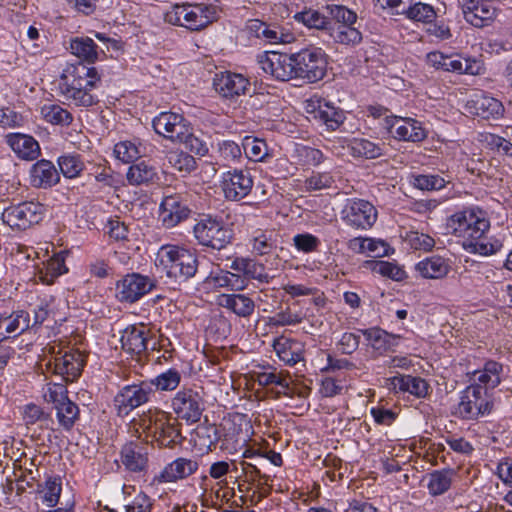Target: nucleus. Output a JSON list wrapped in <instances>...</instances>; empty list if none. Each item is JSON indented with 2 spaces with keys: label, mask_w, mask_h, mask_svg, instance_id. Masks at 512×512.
<instances>
[{
  "label": "nucleus",
  "mask_w": 512,
  "mask_h": 512,
  "mask_svg": "<svg viewBox=\"0 0 512 512\" xmlns=\"http://www.w3.org/2000/svg\"><path fill=\"white\" fill-rule=\"evenodd\" d=\"M260 68L273 79L312 84L322 80L327 72L328 56L319 47L309 46L294 53L276 51L257 56Z\"/></svg>",
  "instance_id": "1"
},
{
  "label": "nucleus",
  "mask_w": 512,
  "mask_h": 512,
  "mask_svg": "<svg viewBox=\"0 0 512 512\" xmlns=\"http://www.w3.org/2000/svg\"><path fill=\"white\" fill-rule=\"evenodd\" d=\"M101 84L96 67L83 63L69 65L59 79V95L68 105L91 107L99 102L93 90Z\"/></svg>",
  "instance_id": "2"
},
{
  "label": "nucleus",
  "mask_w": 512,
  "mask_h": 512,
  "mask_svg": "<svg viewBox=\"0 0 512 512\" xmlns=\"http://www.w3.org/2000/svg\"><path fill=\"white\" fill-rule=\"evenodd\" d=\"M158 255L160 264L169 278L187 281L193 278L198 271L199 260L195 249L164 245Z\"/></svg>",
  "instance_id": "3"
},
{
  "label": "nucleus",
  "mask_w": 512,
  "mask_h": 512,
  "mask_svg": "<svg viewBox=\"0 0 512 512\" xmlns=\"http://www.w3.org/2000/svg\"><path fill=\"white\" fill-rule=\"evenodd\" d=\"M139 427L147 436H152L160 447L173 448L183 440L178 419L162 410L140 418Z\"/></svg>",
  "instance_id": "4"
},
{
  "label": "nucleus",
  "mask_w": 512,
  "mask_h": 512,
  "mask_svg": "<svg viewBox=\"0 0 512 512\" xmlns=\"http://www.w3.org/2000/svg\"><path fill=\"white\" fill-rule=\"evenodd\" d=\"M193 235L198 245L222 250L231 244L234 233L221 216L202 214L193 227Z\"/></svg>",
  "instance_id": "5"
},
{
  "label": "nucleus",
  "mask_w": 512,
  "mask_h": 512,
  "mask_svg": "<svg viewBox=\"0 0 512 512\" xmlns=\"http://www.w3.org/2000/svg\"><path fill=\"white\" fill-rule=\"evenodd\" d=\"M218 18V8L215 5L207 3L176 4L165 14V21L172 24L183 26L190 30H200L207 27Z\"/></svg>",
  "instance_id": "6"
},
{
  "label": "nucleus",
  "mask_w": 512,
  "mask_h": 512,
  "mask_svg": "<svg viewBox=\"0 0 512 512\" xmlns=\"http://www.w3.org/2000/svg\"><path fill=\"white\" fill-rule=\"evenodd\" d=\"M490 222L479 208H465L447 219V229L466 240H480L489 230Z\"/></svg>",
  "instance_id": "7"
},
{
  "label": "nucleus",
  "mask_w": 512,
  "mask_h": 512,
  "mask_svg": "<svg viewBox=\"0 0 512 512\" xmlns=\"http://www.w3.org/2000/svg\"><path fill=\"white\" fill-rule=\"evenodd\" d=\"M240 433L241 429L229 421L220 425L203 423L195 430L196 441L209 451L216 449L219 442L222 443V450L228 449L229 445L235 448L239 443L245 442L244 438H240Z\"/></svg>",
  "instance_id": "8"
},
{
  "label": "nucleus",
  "mask_w": 512,
  "mask_h": 512,
  "mask_svg": "<svg viewBox=\"0 0 512 512\" xmlns=\"http://www.w3.org/2000/svg\"><path fill=\"white\" fill-rule=\"evenodd\" d=\"M46 207L35 201H24L10 205L2 212L3 222L15 230H26L42 221Z\"/></svg>",
  "instance_id": "9"
},
{
  "label": "nucleus",
  "mask_w": 512,
  "mask_h": 512,
  "mask_svg": "<svg viewBox=\"0 0 512 512\" xmlns=\"http://www.w3.org/2000/svg\"><path fill=\"white\" fill-rule=\"evenodd\" d=\"M171 408L178 420L188 424L200 421L205 410V400L200 391L193 388H182L171 400Z\"/></svg>",
  "instance_id": "10"
},
{
  "label": "nucleus",
  "mask_w": 512,
  "mask_h": 512,
  "mask_svg": "<svg viewBox=\"0 0 512 512\" xmlns=\"http://www.w3.org/2000/svg\"><path fill=\"white\" fill-rule=\"evenodd\" d=\"M154 389L147 381L133 383L122 387L113 399V406L118 416L125 417L134 409L149 402Z\"/></svg>",
  "instance_id": "11"
},
{
  "label": "nucleus",
  "mask_w": 512,
  "mask_h": 512,
  "mask_svg": "<svg viewBox=\"0 0 512 512\" xmlns=\"http://www.w3.org/2000/svg\"><path fill=\"white\" fill-rule=\"evenodd\" d=\"M486 396V390L481 385H469L462 392L456 414L464 420H476L490 413L493 404L487 400Z\"/></svg>",
  "instance_id": "12"
},
{
  "label": "nucleus",
  "mask_w": 512,
  "mask_h": 512,
  "mask_svg": "<svg viewBox=\"0 0 512 512\" xmlns=\"http://www.w3.org/2000/svg\"><path fill=\"white\" fill-rule=\"evenodd\" d=\"M191 213L190 194L187 192L167 194L160 204V219L167 229L186 221Z\"/></svg>",
  "instance_id": "13"
},
{
  "label": "nucleus",
  "mask_w": 512,
  "mask_h": 512,
  "mask_svg": "<svg viewBox=\"0 0 512 512\" xmlns=\"http://www.w3.org/2000/svg\"><path fill=\"white\" fill-rule=\"evenodd\" d=\"M155 284L148 276L130 273L117 281L115 297L121 303H135L149 293Z\"/></svg>",
  "instance_id": "14"
},
{
  "label": "nucleus",
  "mask_w": 512,
  "mask_h": 512,
  "mask_svg": "<svg viewBox=\"0 0 512 512\" xmlns=\"http://www.w3.org/2000/svg\"><path fill=\"white\" fill-rule=\"evenodd\" d=\"M342 219L350 227L367 230L376 222L377 210L367 200L351 199L342 211Z\"/></svg>",
  "instance_id": "15"
},
{
  "label": "nucleus",
  "mask_w": 512,
  "mask_h": 512,
  "mask_svg": "<svg viewBox=\"0 0 512 512\" xmlns=\"http://www.w3.org/2000/svg\"><path fill=\"white\" fill-rule=\"evenodd\" d=\"M221 188L227 200L240 201L250 194L253 178L248 170H229L223 173Z\"/></svg>",
  "instance_id": "16"
},
{
  "label": "nucleus",
  "mask_w": 512,
  "mask_h": 512,
  "mask_svg": "<svg viewBox=\"0 0 512 512\" xmlns=\"http://www.w3.org/2000/svg\"><path fill=\"white\" fill-rule=\"evenodd\" d=\"M386 129L401 141L421 142L427 137L422 123L413 118L386 117Z\"/></svg>",
  "instance_id": "17"
},
{
  "label": "nucleus",
  "mask_w": 512,
  "mask_h": 512,
  "mask_svg": "<svg viewBox=\"0 0 512 512\" xmlns=\"http://www.w3.org/2000/svg\"><path fill=\"white\" fill-rule=\"evenodd\" d=\"M213 87L223 98L234 99L247 93L250 82L242 74L224 71L215 75Z\"/></svg>",
  "instance_id": "18"
},
{
  "label": "nucleus",
  "mask_w": 512,
  "mask_h": 512,
  "mask_svg": "<svg viewBox=\"0 0 512 512\" xmlns=\"http://www.w3.org/2000/svg\"><path fill=\"white\" fill-rule=\"evenodd\" d=\"M189 124L183 115L170 111L161 112L152 121L155 132L171 141H178Z\"/></svg>",
  "instance_id": "19"
},
{
  "label": "nucleus",
  "mask_w": 512,
  "mask_h": 512,
  "mask_svg": "<svg viewBox=\"0 0 512 512\" xmlns=\"http://www.w3.org/2000/svg\"><path fill=\"white\" fill-rule=\"evenodd\" d=\"M86 364V356L78 349H70L61 356H56L53 373L62 376L66 382L75 381Z\"/></svg>",
  "instance_id": "20"
},
{
  "label": "nucleus",
  "mask_w": 512,
  "mask_h": 512,
  "mask_svg": "<svg viewBox=\"0 0 512 512\" xmlns=\"http://www.w3.org/2000/svg\"><path fill=\"white\" fill-rule=\"evenodd\" d=\"M199 469L197 460L185 457H178L172 462L165 465L162 471L155 475L153 482L157 484L175 483L180 480L187 479L195 474Z\"/></svg>",
  "instance_id": "21"
},
{
  "label": "nucleus",
  "mask_w": 512,
  "mask_h": 512,
  "mask_svg": "<svg viewBox=\"0 0 512 512\" xmlns=\"http://www.w3.org/2000/svg\"><path fill=\"white\" fill-rule=\"evenodd\" d=\"M148 454L147 443L130 441L122 446L120 459L127 471L141 473L148 468Z\"/></svg>",
  "instance_id": "22"
},
{
  "label": "nucleus",
  "mask_w": 512,
  "mask_h": 512,
  "mask_svg": "<svg viewBox=\"0 0 512 512\" xmlns=\"http://www.w3.org/2000/svg\"><path fill=\"white\" fill-rule=\"evenodd\" d=\"M60 398L57 391L50 390V397L54 403L56 410V418L60 427L65 431H71L76 421L79 419L80 410L76 403L72 402L66 395H64L65 387L59 386Z\"/></svg>",
  "instance_id": "23"
},
{
  "label": "nucleus",
  "mask_w": 512,
  "mask_h": 512,
  "mask_svg": "<svg viewBox=\"0 0 512 512\" xmlns=\"http://www.w3.org/2000/svg\"><path fill=\"white\" fill-rule=\"evenodd\" d=\"M462 12L468 23L482 28L493 20L496 8L489 0H462Z\"/></svg>",
  "instance_id": "24"
},
{
  "label": "nucleus",
  "mask_w": 512,
  "mask_h": 512,
  "mask_svg": "<svg viewBox=\"0 0 512 512\" xmlns=\"http://www.w3.org/2000/svg\"><path fill=\"white\" fill-rule=\"evenodd\" d=\"M151 330L145 325H130L122 333L121 345L123 350L131 355H141L149 348L152 340Z\"/></svg>",
  "instance_id": "25"
},
{
  "label": "nucleus",
  "mask_w": 512,
  "mask_h": 512,
  "mask_svg": "<svg viewBox=\"0 0 512 512\" xmlns=\"http://www.w3.org/2000/svg\"><path fill=\"white\" fill-rule=\"evenodd\" d=\"M5 141L20 159L32 161L41 154L38 141L31 135L9 133L5 136Z\"/></svg>",
  "instance_id": "26"
},
{
  "label": "nucleus",
  "mask_w": 512,
  "mask_h": 512,
  "mask_svg": "<svg viewBox=\"0 0 512 512\" xmlns=\"http://www.w3.org/2000/svg\"><path fill=\"white\" fill-rule=\"evenodd\" d=\"M273 348L279 359L286 365L294 366L304 360V344L296 339L280 336L274 340Z\"/></svg>",
  "instance_id": "27"
},
{
  "label": "nucleus",
  "mask_w": 512,
  "mask_h": 512,
  "mask_svg": "<svg viewBox=\"0 0 512 512\" xmlns=\"http://www.w3.org/2000/svg\"><path fill=\"white\" fill-rule=\"evenodd\" d=\"M69 49L73 55L81 60L80 63L92 65L100 59V55H105L102 49H99L94 40L87 36L72 37L69 41Z\"/></svg>",
  "instance_id": "28"
},
{
  "label": "nucleus",
  "mask_w": 512,
  "mask_h": 512,
  "mask_svg": "<svg viewBox=\"0 0 512 512\" xmlns=\"http://www.w3.org/2000/svg\"><path fill=\"white\" fill-rule=\"evenodd\" d=\"M59 180V173L49 160H38L30 169V183L35 188H50L56 185Z\"/></svg>",
  "instance_id": "29"
},
{
  "label": "nucleus",
  "mask_w": 512,
  "mask_h": 512,
  "mask_svg": "<svg viewBox=\"0 0 512 512\" xmlns=\"http://www.w3.org/2000/svg\"><path fill=\"white\" fill-rule=\"evenodd\" d=\"M230 268L242 273L245 278L256 280L261 284H268L275 277L267 272L266 266L263 263L257 262L251 258H235L232 261Z\"/></svg>",
  "instance_id": "30"
},
{
  "label": "nucleus",
  "mask_w": 512,
  "mask_h": 512,
  "mask_svg": "<svg viewBox=\"0 0 512 512\" xmlns=\"http://www.w3.org/2000/svg\"><path fill=\"white\" fill-rule=\"evenodd\" d=\"M360 332L379 355L394 351L401 338L399 335L388 333L379 327L361 329Z\"/></svg>",
  "instance_id": "31"
},
{
  "label": "nucleus",
  "mask_w": 512,
  "mask_h": 512,
  "mask_svg": "<svg viewBox=\"0 0 512 512\" xmlns=\"http://www.w3.org/2000/svg\"><path fill=\"white\" fill-rule=\"evenodd\" d=\"M415 270L425 279H443L450 270V261L440 255L426 257L415 265Z\"/></svg>",
  "instance_id": "32"
},
{
  "label": "nucleus",
  "mask_w": 512,
  "mask_h": 512,
  "mask_svg": "<svg viewBox=\"0 0 512 512\" xmlns=\"http://www.w3.org/2000/svg\"><path fill=\"white\" fill-rule=\"evenodd\" d=\"M390 384L395 391L408 392L417 398H425L430 391L428 382L419 376H394L390 379Z\"/></svg>",
  "instance_id": "33"
},
{
  "label": "nucleus",
  "mask_w": 512,
  "mask_h": 512,
  "mask_svg": "<svg viewBox=\"0 0 512 512\" xmlns=\"http://www.w3.org/2000/svg\"><path fill=\"white\" fill-rule=\"evenodd\" d=\"M218 304L242 318H249L255 311L254 300L245 294H222Z\"/></svg>",
  "instance_id": "34"
},
{
  "label": "nucleus",
  "mask_w": 512,
  "mask_h": 512,
  "mask_svg": "<svg viewBox=\"0 0 512 512\" xmlns=\"http://www.w3.org/2000/svg\"><path fill=\"white\" fill-rule=\"evenodd\" d=\"M503 365L494 360L485 362L482 370L474 372V383L481 385L486 391L494 389L501 383Z\"/></svg>",
  "instance_id": "35"
},
{
  "label": "nucleus",
  "mask_w": 512,
  "mask_h": 512,
  "mask_svg": "<svg viewBox=\"0 0 512 512\" xmlns=\"http://www.w3.org/2000/svg\"><path fill=\"white\" fill-rule=\"evenodd\" d=\"M314 118L324 124L328 130L335 131L344 123L346 116L343 110L335 107L330 102L324 101L314 111Z\"/></svg>",
  "instance_id": "36"
},
{
  "label": "nucleus",
  "mask_w": 512,
  "mask_h": 512,
  "mask_svg": "<svg viewBox=\"0 0 512 512\" xmlns=\"http://www.w3.org/2000/svg\"><path fill=\"white\" fill-rule=\"evenodd\" d=\"M250 245L255 255H269L277 248V234L274 230L257 229L252 233Z\"/></svg>",
  "instance_id": "37"
},
{
  "label": "nucleus",
  "mask_w": 512,
  "mask_h": 512,
  "mask_svg": "<svg viewBox=\"0 0 512 512\" xmlns=\"http://www.w3.org/2000/svg\"><path fill=\"white\" fill-rule=\"evenodd\" d=\"M158 179L156 168L145 160L134 163L127 172V180L131 185L153 183Z\"/></svg>",
  "instance_id": "38"
},
{
  "label": "nucleus",
  "mask_w": 512,
  "mask_h": 512,
  "mask_svg": "<svg viewBox=\"0 0 512 512\" xmlns=\"http://www.w3.org/2000/svg\"><path fill=\"white\" fill-rule=\"evenodd\" d=\"M293 19L308 29L329 30L331 28L330 18L313 8H304L296 12Z\"/></svg>",
  "instance_id": "39"
},
{
  "label": "nucleus",
  "mask_w": 512,
  "mask_h": 512,
  "mask_svg": "<svg viewBox=\"0 0 512 512\" xmlns=\"http://www.w3.org/2000/svg\"><path fill=\"white\" fill-rule=\"evenodd\" d=\"M453 469H441L435 470L428 475L427 488L429 494L433 497H437L446 493L451 485L455 476Z\"/></svg>",
  "instance_id": "40"
},
{
  "label": "nucleus",
  "mask_w": 512,
  "mask_h": 512,
  "mask_svg": "<svg viewBox=\"0 0 512 512\" xmlns=\"http://www.w3.org/2000/svg\"><path fill=\"white\" fill-rule=\"evenodd\" d=\"M461 56V54L447 55L440 51H432L427 54L426 61L437 70L458 74L461 70Z\"/></svg>",
  "instance_id": "41"
},
{
  "label": "nucleus",
  "mask_w": 512,
  "mask_h": 512,
  "mask_svg": "<svg viewBox=\"0 0 512 512\" xmlns=\"http://www.w3.org/2000/svg\"><path fill=\"white\" fill-rule=\"evenodd\" d=\"M242 148L246 157L254 162H263L272 157L268 144L264 139L245 136L242 140Z\"/></svg>",
  "instance_id": "42"
},
{
  "label": "nucleus",
  "mask_w": 512,
  "mask_h": 512,
  "mask_svg": "<svg viewBox=\"0 0 512 512\" xmlns=\"http://www.w3.org/2000/svg\"><path fill=\"white\" fill-rule=\"evenodd\" d=\"M7 325L5 332L13 337H17L26 331L32 330L30 324V313L24 309L13 310L11 312L6 311Z\"/></svg>",
  "instance_id": "43"
},
{
  "label": "nucleus",
  "mask_w": 512,
  "mask_h": 512,
  "mask_svg": "<svg viewBox=\"0 0 512 512\" xmlns=\"http://www.w3.org/2000/svg\"><path fill=\"white\" fill-rule=\"evenodd\" d=\"M475 114L483 119L495 118L502 115L504 107L502 103L491 96L481 95L473 100Z\"/></svg>",
  "instance_id": "44"
},
{
  "label": "nucleus",
  "mask_w": 512,
  "mask_h": 512,
  "mask_svg": "<svg viewBox=\"0 0 512 512\" xmlns=\"http://www.w3.org/2000/svg\"><path fill=\"white\" fill-rule=\"evenodd\" d=\"M349 148L355 157H365L366 159H375L383 155V147L368 139L354 138Z\"/></svg>",
  "instance_id": "45"
},
{
  "label": "nucleus",
  "mask_w": 512,
  "mask_h": 512,
  "mask_svg": "<svg viewBox=\"0 0 512 512\" xmlns=\"http://www.w3.org/2000/svg\"><path fill=\"white\" fill-rule=\"evenodd\" d=\"M43 119L53 125L68 126L73 121V115L58 104H45L41 107Z\"/></svg>",
  "instance_id": "46"
},
{
  "label": "nucleus",
  "mask_w": 512,
  "mask_h": 512,
  "mask_svg": "<svg viewBox=\"0 0 512 512\" xmlns=\"http://www.w3.org/2000/svg\"><path fill=\"white\" fill-rule=\"evenodd\" d=\"M181 382V373L175 369L171 368L167 371L160 373L155 378L147 381V383L151 384V389H154V392L157 391H173L175 390Z\"/></svg>",
  "instance_id": "47"
},
{
  "label": "nucleus",
  "mask_w": 512,
  "mask_h": 512,
  "mask_svg": "<svg viewBox=\"0 0 512 512\" xmlns=\"http://www.w3.org/2000/svg\"><path fill=\"white\" fill-rule=\"evenodd\" d=\"M256 381L260 386L266 387L270 385L280 386L283 391H279L277 393V397L281 394L288 396L290 395V383L288 381V373L284 374L283 372H258L256 374Z\"/></svg>",
  "instance_id": "48"
},
{
  "label": "nucleus",
  "mask_w": 512,
  "mask_h": 512,
  "mask_svg": "<svg viewBox=\"0 0 512 512\" xmlns=\"http://www.w3.org/2000/svg\"><path fill=\"white\" fill-rule=\"evenodd\" d=\"M410 183L419 190L433 191L444 188L448 181L439 175L417 174L411 175Z\"/></svg>",
  "instance_id": "49"
},
{
  "label": "nucleus",
  "mask_w": 512,
  "mask_h": 512,
  "mask_svg": "<svg viewBox=\"0 0 512 512\" xmlns=\"http://www.w3.org/2000/svg\"><path fill=\"white\" fill-rule=\"evenodd\" d=\"M140 146L130 140L120 141L114 146V154L123 163L135 162L141 157Z\"/></svg>",
  "instance_id": "50"
},
{
  "label": "nucleus",
  "mask_w": 512,
  "mask_h": 512,
  "mask_svg": "<svg viewBox=\"0 0 512 512\" xmlns=\"http://www.w3.org/2000/svg\"><path fill=\"white\" fill-rule=\"evenodd\" d=\"M60 171L66 178H75L84 169V163L78 154H67L58 158Z\"/></svg>",
  "instance_id": "51"
},
{
  "label": "nucleus",
  "mask_w": 512,
  "mask_h": 512,
  "mask_svg": "<svg viewBox=\"0 0 512 512\" xmlns=\"http://www.w3.org/2000/svg\"><path fill=\"white\" fill-rule=\"evenodd\" d=\"M404 14L408 19L423 23H432L436 18L433 6L422 2L411 5Z\"/></svg>",
  "instance_id": "52"
},
{
  "label": "nucleus",
  "mask_w": 512,
  "mask_h": 512,
  "mask_svg": "<svg viewBox=\"0 0 512 512\" xmlns=\"http://www.w3.org/2000/svg\"><path fill=\"white\" fill-rule=\"evenodd\" d=\"M178 142L182 143L191 153L198 156H205L209 151L207 143L191 132L190 125L187 127V131L183 133Z\"/></svg>",
  "instance_id": "53"
},
{
  "label": "nucleus",
  "mask_w": 512,
  "mask_h": 512,
  "mask_svg": "<svg viewBox=\"0 0 512 512\" xmlns=\"http://www.w3.org/2000/svg\"><path fill=\"white\" fill-rule=\"evenodd\" d=\"M242 149V146L230 140H225L218 144L219 157L224 162V165L239 162L242 158Z\"/></svg>",
  "instance_id": "54"
},
{
  "label": "nucleus",
  "mask_w": 512,
  "mask_h": 512,
  "mask_svg": "<svg viewBox=\"0 0 512 512\" xmlns=\"http://www.w3.org/2000/svg\"><path fill=\"white\" fill-rule=\"evenodd\" d=\"M326 10L331 19L344 25H353L357 20V14L343 5L330 4L326 6Z\"/></svg>",
  "instance_id": "55"
},
{
  "label": "nucleus",
  "mask_w": 512,
  "mask_h": 512,
  "mask_svg": "<svg viewBox=\"0 0 512 512\" xmlns=\"http://www.w3.org/2000/svg\"><path fill=\"white\" fill-rule=\"evenodd\" d=\"M261 38L270 44L290 43L294 40L291 33H285L284 29L278 25L265 24Z\"/></svg>",
  "instance_id": "56"
},
{
  "label": "nucleus",
  "mask_w": 512,
  "mask_h": 512,
  "mask_svg": "<svg viewBox=\"0 0 512 512\" xmlns=\"http://www.w3.org/2000/svg\"><path fill=\"white\" fill-rule=\"evenodd\" d=\"M333 183V176L329 172H313L305 179L304 187L311 192L330 188Z\"/></svg>",
  "instance_id": "57"
},
{
  "label": "nucleus",
  "mask_w": 512,
  "mask_h": 512,
  "mask_svg": "<svg viewBox=\"0 0 512 512\" xmlns=\"http://www.w3.org/2000/svg\"><path fill=\"white\" fill-rule=\"evenodd\" d=\"M45 270V276L42 279L47 283H52L55 278L68 271L65 266L64 257L60 255L51 257L46 263Z\"/></svg>",
  "instance_id": "58"
},
{
  "label": "nucleus",
  "mask_w": 512,
  "mask_h": 512,
  "mask_svg": "<svg viewBox=\"0 0 512 512\" xmlns=\"http://www.w3.org/2000/svg\"><path fill=\"white\" fill-rule=\"evenodd\" d=\"M169 163L179 172L190 173L196 168L193 156L185 152H173L169 155Z\"/></svg>",
  "instance_id": "59"
},
{
  "label": "nucleus",
  "mask_w": 512,
  "mask_h": 512,
  "mask_svg": "<svg viewBox=\"0 0 512 512\" xmlns=\"http://www.w3.org/2000/svg\"><path fill=\"white\" fill-rule=\"evenodd\" d=\"M17 461L14 463V476L16 482V492L18 495H21L25 492L26 487H32L33 482L35 481V477L33 476V471L31 469H22L21 465H17Z\"/></svg>",
  "instance_id": "60"
},
{
  "label": "nucleus",
  "mask_w": 512,
  "mask_h": 512,
  "mask_svg": "<svg viewBox=\"0 0 512 512\" xmlns=\"http://www.w3.org/2000/svg\"><path fill=\"white\" fill-rule=\"evenodd\" d=\"M62 491L61 478L50 477L45 482L44 489V501L47 502L48 506H55L60 498Z\"/></svg>",
  "instance_id": "61"
},
{
  "label": "nucleus",
  "mask_w": 512,
  "mask_h": 512,
  "mask_svg": "<svg viewBox=\"0 0 512 512\" xmlns=\"http://www.w3.org/2000/svg\"><path fill=\"white\" fill-rule=\"evenodd\" d=\"M407 240L410 246L415 250L428 252L435 246V240L431 236L417 231H411L408 234Z\"/></svg>",
  "instance_id": "62"
},
{
  "label": "nucleus",
  "mask_w": 512,
  "mask_h": 512,
  "mask_svg": "<svg viewBox=\"0 0 512 512\" xmlns=\"http://www.w3.org/2000/svg\"><path fill=\"white\" fill-rule=\"evenodd\" d=\"M293 242L297 250L302 251L304 253H311L317 251L320 245V240L310 233L295 235L293 238Z\"/></svg>",
  "instance_id": "63"
},
{
  "label": "nucleus",
  "mask_w": 512,
  "mask_h": 512,
  "mask_svg": "<svg viewBox=\"0 0 512 512\" xmlns=\"http://www.w3.org/2000/svg\"><path fill=\"white\" fill-rule=\"evenodd\" d=\"M152 506V499L146 493L140 492L125 506V512H151Z\"/></svg>",
  "instance_id": "64"
}]
</instances>
